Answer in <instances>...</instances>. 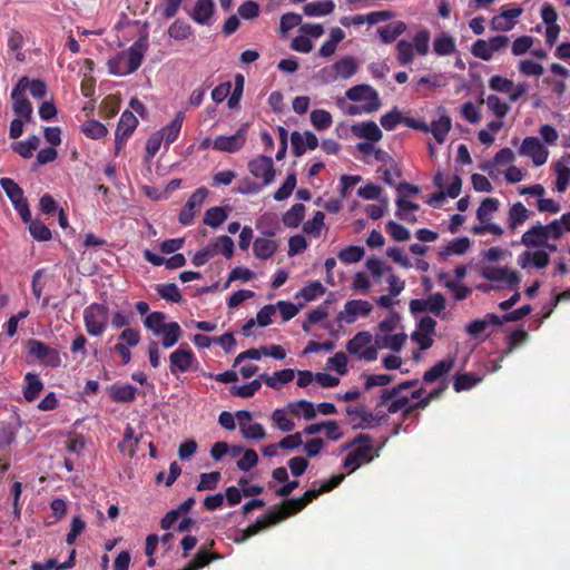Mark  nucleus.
<instances>
[{"mask_svg":"<svg viewBox=\"0 0 570 570\" xmlns=\"http://www.w3.org/2000/svg\"><path fill=\"white\" fill-rule=\"evenodd\" d=\"M345 96L351 101H365V104H363L365 114H372L382 106L379 92L366 83L351 87L346 90Z\"/></svg>","mask_w":570,"mask_h":570,"instance_id":"5","label":"nucleus"},{"mask_svg":"<svg viewBox=\"0 0 570 570\" xmlns=\"http://www.w3.org/2000/svg\"><path fill=\"white\" fill-rule=\"evenodd\" d=\"M184 118L185 114L183 111H178L170 124L159 131L161 136H164V141L167 147L178 138Z\"/></svg>","mask_w":570,"mask_h":570,"instance_id":"26","label":"nucleus"},{"mask_svg":"<svg viewBox=\"0 0 570 570\" xmlns=\"http://www.w3.org/2000/svg\"><path fill=\"white\" fill-rule=\"evenodd\" d=\"M530 216V212L525 208V206L518 202L513 204L508 214L509 227L513 230L518 226L522 225Z\"/></svg>","mask_w":570,"mask_h":570,"instance_id":"35","label":"nucleus"},{"mask_svg":"<svg viewBox=\"0 0 570 570\" xmlns=\"http://www.w3.org/2000/svg\"><path fill=\"white\" fill-rule=\"evenodd\" d=\"M295 376L294 370L284 368L282 371H277L273 376L267 374H262L261 379L265 382V384L272 389L278 390L281 389V384H286L293 381Z\"/></svg>","mask_w":570,"mask_h":570,"instance_id":"33","label":"nucleus"},{"mask_svg":"<svg viewBox=\"0 0 570 570\" xmlns=\"http://www.w3.org/2000/svg\"><path fill=\"white\" fill-rule=\"evenodd\" d=\"M364 254L363 247L351 245L338 253V258L345 264H352L360 262Z\"/></svg>","mask_w":570,"mask_h":570,"instance_id":"58","label":"nucleus"},{"mask_svg":"<svg viewBox=\"0 0 570 570\" xmlns=\"http://www.w3.org/2000/svg\"><path fill=\"white\" fill-rule=\"evenodd\" d=\"M485 102L493 115L500 119L504 118L510 111V106L503 102L497 95H489Z\"/></svg>","mask_w":570,"mask_h":570,"instance_id":"54","label":"nucleus"},{"mask_svg":"<svg viewBox=\"0 0 570 570\" xmlns=\"http://www.w3.org/2000/svg\"><path fill=\"white\" fill-rule=\"evenodd\" d=\"M249 173L257 179H262V186L271 185L276 176L273 159L268 156L259 155L248 163Z\"/></svg>","mask_w":570,"mask_h":570,"instance_id":"12","label":"nucleus"},{"mask_svg":"<svg viewBox=\"0 0 570 570\" xmlns=\"http://www.w3.org/2000/svg\"><path fill=\"white\" fill-rule=\"evenodd\" d=\"M137 394V387L131 384L115 383L109 387V395L114 402L130 403L134 402Z\"/></svg>","mask_w":570,"mask_h":570,"instance_id":"19","label":"nucleus"},{"mask_svg":"<svg viewBox=\"0 0 570 570\" xmlns=\"http://www.w3.org/2000/svg\"><path fill=\"white\" fill-rule=\"evenodd\" d=\"M481 275L492 282H505L510 288H517L521 277L517 271H509L505 267L485 266Z\"/></svg>","mask_w":570,"mask_h":570,"instance_id":"15","label":"nucleus"},{"mask_svg":"<svg viewBox=\"0 0 570 570\" xmlns=\"http://www.w3.org/2000/svg\"><path fill=\"white\" fill-rule=\"evenodd\" d=\"M519 154L531 157L537 167L544 165L549 156L547 148L533 136L523 139Z\"/></svg>","mask_w":570,"mask_h":570,"instance_id":"14","label":"nucleus"},{"mask_svg":"<svg viewBox=\"0 0 570 570\" xmlns=\"http://www.w3.org/2000/svg\"><path fill=\"white\" fill-rule=\"evenodd\" d=\"M228 217V212L226 208L220 206L210 207L206 210L204 217V224L217 228L220 226Z\"/></svg>","mask_w":570,"mask_h":570,"instance_id":"40","label":"nucleus"},{"mask_svg":"<svg viewBox=\"0 0 570 570\" xmlns=\"http://www.w3.org/2000/svg\"><path fill=\"white\" fill-rule=\"evenodd\" d=\"M325 287L320 281H313L301 288L297 296H302L306 302L314 301L316 297L324 295Z\"/></svg>","mask_w":570,"mask_h":570,"instance_id":"52","label":"nucleus"},{"mask_svg":"<svg viewBox=\"0 0 570 570\" xmlns=\"http://www.w3.org/2000/svg\"><path fill=\"white\" fill-rule=\"evenodd\" d=\"M372 342V335L368 332H360L346 344L350 354H356Z\"/></svg>","mask_w":570,"mask_h":570,"instance_id":"51","label":"nucleus"},{"mask_svg":"<svg viewBox=\"0 0 570 570\" xmlns=\"http://www.w3.org/2000/svg\"><path fill=\"white\" fill-rule=\"evenodd\" d=\"M27 350L31 356L45 366L58 367L61 363L59 352L39 340L31 338L27 341Z\"/></svg>","mask_w":570,"mask_h":570,"instance_id":"8","label":"nucleus"},{"mask_svg":"<svg viewBox=\"0 0 570 570\" xmlns=\"http://www.w3.org/2000/svg\"><path fill=\"white\" fill-rule=\"evenodd\" d=\"M138 443L139 438L135 435L134 428L127 424L124 432L122 441L118 445L119 451L126 452L130 458H132L136 454Z\"/></svg>","mask_w":570,"mask_h":570,"instance_id":"38","label":"nucleus"},{"mask_svg":"<svg viewBox=\"0 0 570 570\" xmlns=\"http://www.w3.org/2000/svg\"><path fill=\"white\" fill-rule=\"evenodd\" d=\"M346 413L348 416H353V414H357L358 421L353 424L354 429H370L373 426H379L382 422L387 421V414H374L372 412L365 411L363 407H352L348 406L346 409Z\"/></svg>","mask_w":570,"mask_h":570,"instance_id":"17","label":"nucleus"},{"mask_svg":"<svg viewBox=\"0 0 570 570\" xmlns=\"http://www.w3.org/2000/svg\"><path fill=\"white\" fill-rule=\"evenodd\" d=\"M217 254L218 248L215 244H213L212 240L206 247L195 253V255L191 258V263L197 267L203 266Z\"/></svg>","mask_w":570,"mask_h":570,"instance_id":"56","label":"nucleus"},{"mask_svg":"<svg viewBox=\"0 0 570 570\" xmlns=\"http://www.w3.org/2000/svg\"><path fill=\"white\" fill-rule=\"evenodd\" d=\"M431 33L429 29L422 28L420 29L415 36L413 37V50L420 56H426L429 52V43H430Z\"/></svg>","mask_w":570,"mask_h":570,"instance_id":"47","label":"nucleus"},{"mask_svg":"<svg viewBox=\"0 0 570 570\" xmlns=\"http://www.w3.org/2000/svg\"><path fill=\"white\" fill-rule=\"evenodd\" d=\"M207 196L208 189L206 187L197 188L189 196L178 216V220L181 225L188 226L194 222L196 214L200 212Z\"/></svg>","mask_w":570,"mask_h":570,"instance_id":"11","label":"nucleus"},{"mask_svg":"<svg viewBox=\"0 0 570 570\" xmlns=\"http://www.w3.org/2000/svg\"><path fill=\"white\" fill-rule=\"evenodd\" d=\"M246 142V130L244 128H239L232 136H218L215 138L213 142V148L219 151L226 153H236Z\"/></svg>","mask_w":570,"mask_h":570,"instance_id":"18","label":"nucleus"},{"mask_svg":"<svg viewBox=\"0 0 570 570\" xmlns=\"http://www.w3.org/2000/svg\"><path fill=\"white\" fill-rule=\"evenodd\" d=\"M28 87V77H22L11 91L12 110L24 121H30L32 117V105L26 97L24 92Z\"/></svg>","mask_w":570,"mask_h":570,"instance_id":"9","label":"nucleus"},{"mask_svg":"<svg viewBox=\"0 0 570 570\" xmlns=\"http://www.w3.org/2000/svg\"><path fill=\"white\" fill-rule=\"evenodd\" d=\"M24 381L27 384L23 389V396L26 401L32 402L43 390V383L37 374L30 372L24 375Z\"/></svg>","mask_w":570,"mask_h":570,"instance_id":"29","label":"nucleus"},{"mask_svg":"<svg viewBox=\"0 0 570 570\" xmlns=\"http://www.w3.org/2000/svg\"><path fill=\"white\" fill-rule=\"evenodd\" d=\"M147 42L145 40H137L134 42L127 52V67L121 69L118 66H115L112 61H109L110 72L114 75H130L139 69L142 63L144 55L147 50Z\"/></svg>","mask_w":570,"mask_h":570,"instance_id":"7","label":"nucleus"},{"mask_svg":"<svg viewBox=\"0 0 570 570\" xmlns=\"http://www.w3.org/2000/svg\"><path fill=\"white\" fill-rule=\"evenodd\" d=\"M335 72L343 79H348L357 71V63L352 57L340 59L333 65Z\"/></svg>","mask_w":570,"mask_h":570,"instance_id":"41","label":"nucleus"},{"mask_svg":"<svg viewBox=\"0 0 570 570\" xmlns=\"http://www.w3.org/2000/svg\"><path fill=\"white\" fill-rule=\"evenodd\" d=\"M120 109V99L116 96H107L100 105V114L105 118L115 117Z\"/></svg>","mask_w":570,"mask_h":570,"instance_id":"59","label":"nucleus"},{"mask_svg":"<svg viewBox=\"0 0 570 570\" xmlns=\"http://www.w3.org/2000/svg\"><path fill=\"white\" fill-rule=\"evenodd\" d=\"M481 381L480 377H476L471 373L459 374L454 377L453 389L455 392L468 391L475 386Z\"/></svg>","mask_w":570,"mask_h":570,"instance_id":"53","label":"nucleus"},{"mask_svg":"<svg viewBox=\"0 0 570 570\" xmlns=\"http://www.w3.org/2000/svg\"><path fill=\"white\" fill-rule=\"evenodd\" d=\"M215 4L213 0H197L193 11L189 13L190 18L198 24L208 23L214 13Z\"/></svg>","mask_w":570,"mask_h":570,"instance_id":"21","label":"nucleus"},{"mask_svg":"<svg viewBox=\"0 0 570 570\" xmlns=\"http://www.w3.org/2000/svg\"><path fill=\"white\" fill-rule=\"evenodd\" d=\"M168 35L175 40H186L193 35V28L189 23L177 19L169 26Z\"/></svg>","mask_w":570,"mask_h":570,"instance_id":"44","label":"nucleus"},{"mask_svg":"<svg viewBox=\"0 0 570 570\" xmlns=\"http://www.w3.org/2000/svg\"><path fill=\"white\" fill-rule=\"evenodd\" d=\"M407 336L404 333L397 334H376V343L381 347L390 348L394 352H400L405 344Z\"/></svg>","mask_w":570,"mask_h":570,"instance_id":"32","label":"nucleus"},{"mask_svg":"<svg viewBox=\"0 0 570 570\" xmlns=\"http://www.w3.org/2000/svg\"><path fill=\"white\" fill-rule=\"evenodd\" d=\"M27 224H29V232L36 240L46 242L51 239V230L42 222L30 219Z\"/></svg>","mask_w":570,"mask_h":570,"instance_id":"57","label":"nucleus"},{"mask_svg":"<svg viewBox=\"0 0 570 570\" xmlns=\"http://www.w3.org/2000/svg\"><path fill=\"white\" fill-rule=\"evenodd\" d=\"M302 17L298 13L287 12L282 16L279 21V32L283 37H286L288 31L299 26Z\"/></svg>","mask_w":570,"mask_h":570,"instance_id":"64","label":"nucleus"},{"mask_svg":"<svg viewBox=\"0 0 570 570\" xmlns=\"http://www.w3.org/2000/svg\"><path fill=\"white\" fill-rule=\"evenodd\" d=\"M82 132L91 139H99L105 137L108 130L101 122L97 120H89L82 126Z\"/></svg>","mask_w":570,"mask_h":570,"instance_id":"63","label":"nucleus"},{"mask_svg":"<svg viewBox=\"0 0 570 570\" xmlns=\"http://www.w3.org/2000/svg\"><path fill=\"white\" fill-rule=\"evenodd\" d=\"M344 478V474L333 475L330 480L323 482L318 489L307 490L301 498L289 499L282 505H278L285 519L302 511L308 503L316 500L321 494L330 492L338 487Z\"/></svg>","mask_w":570,"mask_h":570,"instance_id":"2","label":"nucleus"},{"mask_svg":"<svg viewBox=\"0 0 570 570\" xmlns=\"http://www.w3.org/2000/svg\"><path fill=\"white\" fill-rule=\"evenodd\" d=\"M433 50L438 56H450L456 51L455 39L442 32L434 38Z\"/></svg>","mask_w":570,"mask_h":570,"instance_id":"28","label":"nucleus"},{"mask_svg":"<svg viewBox=\"0 0 570 570\" xmlns=\"http://www.w3.org/2000/svg\"><path fill=\"white\" fill-rule=\"evenodd\" d=\"M297 184L296 174L294 171L289 173L282 184V186L274 193V199L276 202H283L287 199L292 193L294 191Z\"/></svg>","mask_w":570,"mask_h":570,"instance_id":"48","label":"nucleus"},{"mask_svg":"<svg viewBox=\"0 0 570 570\" xmlns=\"http://www.w3.org/2000/svg\"><path fill=\"white\" fill-rule=\"evenodd\" d=\"M450 129L451 118L446 115H443L438 120L431 122L430 130L438 144H443L445 141Z\"/></svg>","mask_w":570,"mask_h":570,"instance_id":"37","label":"nucleus"},{"mask_svg":"<svg viewBox=\"0 0 570 570\" xmlns=\"http://www.w3.org/2000/svg\"><path fill=\"white\" fill-rule=\"evenodd\" d=\"M163 335L161 345L164 348L173 347L181 337L183 330L177 322H169L166 326L160 331Z\"/></svg>","mask_w":570,"mask_h":570,"instance_id":"31","label":"nucleus"},{"mask_svg":"<svg viewBox=\"0 0 570 570\" xmlns=\"http://www.w3.org/2000/svg\"><path fill=\"white\" fill-rule=\"evenodd\" d=\"M166 315L163 312H151L145 320L144 325L147 330H150L155 335H160V331L166 326Z\"/></svg>","mask_w":570,"mask_h":570,"instance_id":"49","label":"nucleus"},{"mask_svg":"<svg viewBox=\"0 0 570 570\" xmlns=\"http://www.w3.org/2000/svg\"><path fill=\"white\" fill-rule=\"evenodd\" d=\"M285 520V517L283 512L281 511L278 505H274L272 509H269L265 514H263L261 518L256 520L253 524L247 527L245 530L242 531V535L238 539H235V542L242 543L249 539L253 535H256L262 530L275 525L278 522Z\"/></svg>","mask_w":570,"mask_h":570,"instance_id":"6","label":"nucleus"},{"mask_svg":"<svg viewBox=\"0 0 570 570\" xmlns=\"http://www.w3.org/2000/svg\"><path fill=\"white\" fill-rule=\"evenodd\" d=\"M325 214L323 212H316L312 219H308L303 225L304 233L318 237L324 226Z\"/></svg>","mask_w":570,"mask_h":570,"instance_id":"55","label":"nucleus"},{"mask_svg":"<svg viewBox=\"0 0 570 570\" xmlns=\"http://www.w3.org/2000/svg\"><path fill=\"white\" fill-rule=\"evenodd\" d=\"M220 478L222 474L218 471L202 473L200 480L196 488L197 491L215 490L218 485Z\"/></svg>","mask_w":570,"mask_h":570,"instance_id":"62","label":"nucleus"},{"mask_svg":"<svg viewBox=\"0 0 570 570\" xmlns=\"http://www.w3.org/2000/svg\"><path fill=\"white\" fill-rule=\"evenodd\" d=\"M137 126V117L130 110H125L120 116L115 134L116 154H118L124 148L128 138L131 136Z\"/></svg>","mask_w":570,"mask_h":570,"instance_id":"13","label":"nucleus"},{"mask_svg":"<svg viewBox=\"0 0 570 570\" xmlns=\"http://www.w3.org/2000/svg\"><path fill=\"white\" fill-rule=\"evenodd\" d=\"M109 308L105 304L92 303L83 309L86 331L91 336H100L107 328Z\"/></svg>","mask_w":570,"mask_h":570,"instance_id":"3","label":"nucleus"},{"mask_svg":"<svg viewBox=\"0 0 570 570\" xmlns=\"http://www.w3.org/2000/svg\"><path fill=\"white\" fill-rule=\"evenodd\" d=\"M514 153L510 148L505 147L500 149L495 154L492 161L481 164L480 169L491 174L493 167H500L511 164L514 160Z\"/></svg>","mask_w":570,"mask_h":570,"instance_id":"30","label":"nucleus"},{"mask_svg":"<svg viewBox=\"0 0 570 570\" xmlns=\"http://www.w3.org/2000/svg\"><path fill=\"white\" fill-rule=\"evenodd\" d=\"M454 366V358L448 357L435 363L430 370L423 374V381L425 383H433L440 377L450 373Z\"/></svg>","mask_w":570,"mask_h":570,"instance_id":"23","label":"nucleus"},{"mask_svg":"<svg viewBox=\"0 0 570 570\" xmlns=\"http://www.w3.org/2000/svg\"><path fill=\"white\" fill-rule=\"evenodd\" d=\"M386 233L395 240V242H405L410 238L411 234L407 228L403 225L389 220L385 226Z\"/></svg>","mask_w":570,"mask_h":570,"instance_id":"61","label":"nucleus"},{"mask_svg":"<svg viewBox=\"0 0 570 570\" xmlns=\"http://www.w3.org/2000/svg\"><path fill=\"white\" fill-rule=\"evenodd\" d=\"M0 185L8 198L11 200L14 209L19 213L23 223L31 219V212L27 198L23 195L22 188L11 178L3 177L0 179Z\"/></svg>","mask_w":570,"mask_h":570,"instance_id":"4","label":"nucleus"},{"mask_svg":"<svg viewBox=\"0 0 570 570\" xmlns=\"http://www.w3.org/2000/svg\"><path fill=\"white\" fill-rule=\"evenodd\" d=\"M372 311V305L367 301L351 299L344 305V311L337 315V321H345L351 324L356 321L358 316H367Z\"/></svg>","mask_w":570,"mask_h":570,"instance_id":"16","label":"nucleus"},{"mask_svg":"<svg viewBox=\"0 0 570 570\" xmlns=\"http://www.w3.org/2000/svg\"><path fill=\"white\" fill-rule=\"evenodd\" d=\"M489 325L500 326L502 325V320L494 313H488L484 318H478L470 322L465 331L469 335L473 337H478Z\"/></svg>","mask_w":570,"mask_h":570,"instance_id":"20","label":"nucleus"},{"mask_svg":"<svg viewBox=\"0 0 570 570\" xmlns=\"http://www.w3.org/2000/svg\"><path fill=\"white\" fill-rule=\"evenodd\" d=\"M305 206L301 203L293 205L284 215L283 223L286 227L296 228L303 222Z\"/></svg>","mask_w":570,"mask_h":570,"instance_id":"39","label":"nucleus"},{"mask_svg":"<svg viewBox=\"0 0 570 570\" xmlns=\"http://www.w3.org/2000/svg\"><path fill=\"white\" fill-rule=\"evenodd\" d=\"M289 411L293 415H303L306 420H313L316 416L315 406L312 402L301 400L295 403H289Z\"/></svg>","mask_w":570,"mask_h":570,"instance_id":"46","label":"nucleus"},{"mask_svg":"<svg viewBox=\"0 0 570 570\" xmlns=\"http://www.w3.org/2000/svg\"><path fill=\"white\" fill-rule=\"evenodd\" d=\"M417 384H419V380H409V381H403L391 389H383L381 391L376 407L379 409V407L386 405V403L389 401H391L393 397L399 396L403 391L414 387Z\"/></svg>","mask_w":570,"mask_h":570,"instance_id":"24","label":"nucleus"},{"mask_svg":"<svg viewBox=\"0 0 570 570\" xmlns=\"http://www.w3.org/2000/svg\"><path fill=\"white\" fill-rule=\"evenodd\" d=\"M311 122L317 130H324L332 125V116L324 109H315L311 112Z\"/></svg>","mask_w":570,"mask_h":570,"instance_id":"60","label":"nucleus"},{"mask_svg":"<svg viewBox=\"0 0 570 570\" xmlns=\"http://www.w3.org/2000/svg\"><path fill=\"white\" fill-rule=\"evenodd\" d=\"M196 362V356L187 343H183L169 355V371L173 375L188 372Z\"/></svg>","mask_w":570,"mask_h":570,"instance_id":"10","label":"nucleus"},{"mask_svg":"<svg viewBox=\"0 0 570 570\" xmlns=\"http://www.w3.org/2000/svg\"><path fill=\"white\" fill-rule=\"evenodd\" d=\"M335 4L332 0L316 1L306 3L303 12L307 17L327 16L333 12Z\"/></svg>","mask_w":570,"mask_h":570,"instance_id":"34","label":"nucleus"},{"mask_svg":"<svg viewBox=\"0 0 570 570\" xmlns=\"http://www.w3.org/2000/svg\"><path fill=\"white\" fill-rule=\"evenodd\" d=\"M546 240L548 238L547 236H541L538 225L531 227L521 236V244L527 247H541Z\"/></svg>","mask_w":570,"mask_h":570,"instance_id":"50","label":"nucleus"},{"mask_svg":"<svg viewBox=\"0 0 570 570\" xmlns=\"http://www.w3.org/2000/svg\"><path fill=\"white\" fill-rule=\"evenodd\" d=\"M396 60L401 66H407L414 60L413 45L407 40H400L395 46Z\"/></svg>","mask_w":570,"mask_h":570,"instance_id":"42","label":"nucleus"},{"mask_svg":"<svg viewBox=\"0 0 570 570\" xmlns=\"http://www.w3.org/2000/svg\"><path fill=\"white\" fill-rule=\"evenodd\" d=\"M352 132L360 137L364 138L371 142H376L382 139V131L374 121H366L361 125L352 126Z\"/></svg>","mask_w":570,"mask_h":570,"instance_id":"22","label":"nucleus"},{"mask_svg":"<svg viewBox=\"0 0 570 570\" xmlns=\"http://www.w3.org/2000/svg\"><path fill=\"white\" fill-rule=\"evenodd\" d=\"M396 216L402 219L406 220L409 223H414L416 220L414 215H410L412 212H415L419 209V205L407 200L404 195H400L396 199Z\"/></svg>","mask_w":570,"mask_h":570,"instance_id":"36","label":"nucleus"},{"mask_svg":"<svg viewBox=\"0 0 570 570\" xmlns=\"http://www.w3.org/2000/svg\"><path fill=\"white\" fill-rule=\"evenodd\" d=\"M406 30L403 21H394L377 29V33L384 43H392Z\"/></svg>","mask_w":570,"mask_h":570,"instance_id":"25","label":"nucleus"},{"mask_svg":"<svg viewBox=\"0 0 570 570\" xmlns=\"http://www.w3.org/2000/svg\"><path fill=\"white\" fill-rule=\"evenodd\" d=\"M500 202L498 198H485L476 210V217L481 223H488L491 220V216L499 208Z\"/></svg>","mask_w":570,"mask_h":570,"instance_id":"43","label":"nucleus"},{"mask_svg":"<svg viewBox=\"0 0 570 570\" xmlns=\"http://www.w3.org/2000/svg\"><path fill=\"white\" fill-rule=\"evenodd\" d=\"M277 250V243L266 237H258L254 240L253 252L257 258L268 259Z\"/></svg>","mask_w":570,"mask_h":570,"instance_id":"27","label":"nucleus"},{"mask_svg":"<svg viewBox=\"0 0 570 570\" xmlns=\"http://www.w3.org/2000/svg\"><path fill=\"white\" fill-rule=\"evenodd\" d=\"M158 295L173 303H181L184 301L178 286L175 283L159 284L156 287Z\"/></svg>","mask_w":570,"mask_h":570,"instance_id":"45","label":"nucleus"},{"mask_svg":"<svg viewBox=\"0 0 570 570\" xmlns=\"http://www.w3.org/2000/svg\"><path fill=\"white\" fill-rule=\"evenodd\" d=\"M343 449H352L343 461V468L348 469L347 474L380 455V450L373 446L372 436L365 433L357 434L352 441L345 443Z\"/></svg>","mask_w":570,"mask_h":570,"instance_id":"1","label":"nucleus"}]
</instances>
